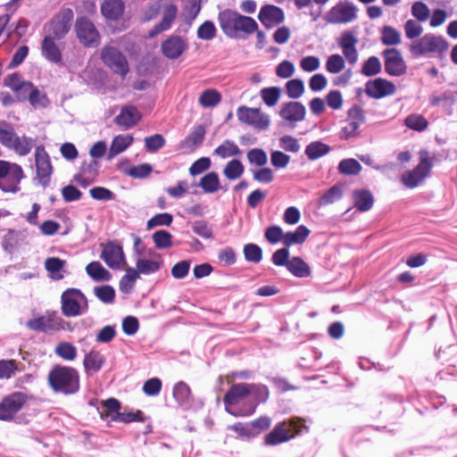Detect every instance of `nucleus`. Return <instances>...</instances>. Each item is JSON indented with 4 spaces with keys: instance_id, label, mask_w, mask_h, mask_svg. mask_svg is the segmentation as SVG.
<instances>
[{
    "instance_id": "obj_1",
    "label": "nucleus",
    "mask_w": 457,
    "mask_h": 457,
    "mask_svg": "<svg viewBox=\"0 0 457 457\" xmlns=\"http://www.w3.org/2000/svg\"><path fill=\"white\" fill-rule=\"evenodd\" d=\"M218 21L222 32L230 38H243L258 29V24L253 18L230 9L220 12Z\"/></svg>"
},
{
    "instance_id": "obj_2",
    "label": "nucleus",
    "mask_w": 457,
    "mask_h": 457,
    "mask_svg": "<svg viewBox=\"0 0 457 457\" xmlns=\"http://www.w3.org/2000/svg\"><path fill=\"white\" fill-rule=\"evenodd\" d=\"M48 383L55 392L74 394L79 388V373L71 367L56 366L48 374Z\"/></svg>"
},
{
    "instance_id": "obj_3",
    "label": "nucleus",
    "mask_w": 457,
    "mask_h": 457,
    "mask_svg": "<svg viewBox=\"0 0 457 457\" xmlns=\"http://www.w3.org/2000/svg\"><path fill=\"white\" fill-rule=\"evenodd\" d=\"M449 48V43L440 35L433 33L425 34L419 39L412 41L409 46L410 52L414 56L428 54H444Z\"/></svg>"
},
{
    "instance_id": "obj_4",
    "label": "nucleus",
    "mask_w": 457,
    "mask_h": 457,
    "mask_svg": "<svg viewBox=\"0 0 457 457\" xmlns=\"http://www.w3.org/2000/svg\"><path fill=\"white\" fill-rule=\"evenodd\" d=\"M25 175L22 168L14 162L0 160V189L4 192L17 193L20 183Z\"/></svg>"
},
{
    "instance_id": "obj_5",
    "label": "nucleus",
    "mask_w": 457,
    "mask_h": 457,
    "mask_svg": "<svg viewBox=\"0 0 457 457\" xmlns=\"http://www.w3.org/2000/svg\"><path fill=\"white\" fill-rule=\"evenodd\" d=\"M62 312L66 317H76L85 313L88 303L84 294L76 288H68L61 296Z\"/></svg>"
},
{
    "instance_id": "obj_6",
    "label": "nucleus",
    "mask_w": 457,
    "mask_h": 457,
    "mask_svg": "<svg viewBox=\"0 0 457 457\" xmlns=\"http://www.w3.org/2000/svg\"><path fill=\"white\" fill-rule=\"evenodd\" d=\"M419 164L411 170H407L402 175L401 180L403 185L409 188H414L419 186L427 177L429 176L433 166L432 158L429 152L421 150L419 152Z\"/></svg>"
},
{
    "instance_id": "obj_7",
    "label": "nucleus",
    "mask_w": 457,
    "mask_h": 457,
    "mask_svg": "<svg viewBox=\"0 0 457 457\" xmlns=\"http://www.w3.org/2000/svg\"><path fill=\"white\" fill-rule=\"evenodd\" d=\"M120 403L115 398H109L103 402L98 408L100 417L103 420H108L109 418L112 421L121 422H132L136 420H143L142 411H137V412H120Z\"/></svg>"
},
{
    "instance_id": "obj_8",
    "label": "nucleus",
    "mask_w": 457,
    "mask_h": 457,
    "mask_svg": "<svg viewBox=\"0 0 457 457\" xmlns=\"http://www.w3.org/2000/svg\"><path fill=\"white\" fill-rule=\"evenodd\" d=\"M250 395V387L249 384L246 383H238L234 384L229 390L226 393L223 402L225 404V410L229 414L238 417L244 415H251L255 411V405H253L248 412L242 411H234L231 409L232 405H236L244 400L246 396Z\"/></svg>"
},
{
    "instance_id": "obj_9",
    "label": "nucleus",
    "mask_w": 457,
    "mask_h": 457,
    "mask_svg": "<svg viewBox=\"0 0 457 457\" xmlns=\"http://www.w3.org/2000/svg\"><path fill=\"white\" fill-rule=\"evenodd\" d=\"M101 59L106 66L123 78L129 72L127 59L116 47L111 46L103 47Z\"/></svg>"
},
{
    "instance_id": "obj_10",
    "label": "nucleus",
    "mask_w": 457,
    "mask_h": 457,
    "mask_svg": "<svg viewBox=\"0 0 457 457\" xmlns=\"http://www.w3.org/2000/svg\"><path fill=\"white\" fill-rule=\"evenodd\" d=\"M357 7L349 2H340L326 15V21L331 24H346L357 19Z\"/></svg>"
},
{
    "instance_id": "obj_11",
    "label": "nucleus",
    "mask_w": 457,
    "mask_h": 457,
    "mask_svg": "<svg viewBox=\"0 0 457 457\" xmlns=\"http://www.w3.org/2000/svg\"><path fill=\"white\" fill-rule=\"evenodd\" d=\"M238 120L259 130H265L270 126V117L259 108L240 106L237 111Z\"/></svg>"
},
{
    "instance_id": "obj_12",
    "label": "nucleus",
    "mask_w": 457,
    "mask_h": 457,
    "mask_svg": "<svg viewBox=\"0 0 457 457\" xmlns=\"http://www.w3.org/2000/svg\"><path fill=\"white\" fill-rule=\"evenodd\" d=\"M306 114L305 106L300 102H287L281 105L279 116L282 119V126L295 128L297 122L304 120Z\"/></svg>"
},
{
    "instance_id": "obj_13",
    "label": "nucleus",
    "mask_w": 457,
    "mask_h": 457,
    "mask_svg": "<svg viewBox=\"0 0 457 457\" xmlns=\"http://www.w3.org/2000/svg\"><path fill=\"white\" fill-rule=\"evenodd\" d=\"M36 179L43 187H46L51 181L53 166L50 157L43 146H37L35 151Z\"/></svg>"
},
{
    "instance_id": "obj_14",
    "label": "nucleus",
    "mask_w": 457,
    "mask_h": 457,
    "mask_svg": "<svg viewBox=\"0 0 457 457\" xmlns=\"http://www.w3.org/2000/svg\"><path fill=\"white\" fill-rule=\"evenodd\" d=\"M300 420H292L289 423L280 422L275 426L272 431L266 435L264 443L266 445H277L290 440L294 436L290 434L292 428L298 427Z\"/></svg>"
},
{
    "instance_id": "obj_15",
    "label": "nucleus",
    "mask_w": 457,
    "mask_h": 457,
    "mask_svg": "<svg viewBox=\"0 0 457 457\" xmlns=\"http://www.w3.org/2000/svg\"><path fill=\"white\" fill-rule=\"evenodd\" d=\"M77 37L86 46H94L98 43L99 34L92 21L85 17L78 18L75 24Z\"/></svg>"
},
{
    "instance_id": "obj_16",
    "label": "nucleus",
    "mask_w": 457,
    "mask_h": 457,
    "mask_svg": "<svg viewBox=\"0 0 457 457\" xmlns=\"http://www.w3.org/2000/svg\"><path fill=\"white\" fill-rule=\"evenodd\" d=\"M73 17V12L70 8L60 11L51 22L50 35L56 39L62 38L70 30Z\"/></svg>"
},
{
    "instance_id": "obj_17",
    "label": "nucleus",
    "mask_w": 457,
    "mask_h": 457,
    "mask_svg": "<svg viewBox=\"0 0 457 457\" xmlns=\"http://www.w3.org/2000/svg\"><path fill=\"white\" fill-rule=\"evenodd\" d=\"M385 58V70L392 76H401L406 72V65L400 51L388 48L382 53Z\"/></svg>"
},
{
    "instance_id": "obj_18",
    "label": "nucleus",
    "mask_w": 457,
    "mask_h": 457,
    "mask_svg": "<svg viewBox=\"0 0 457 457\" xmlns=\"http://www.w3.org/2000/svg\"><path fill=\"white\" fill-rule=\"evenodd\" d=\"M26 402V396L21 392L13 393L5 397L0 403V420H11Z\"/></svg>"
},
{
    "instance_id": "obj_19",
    "label": "nucleus",
    "mask_w": 457,
    "mask_h": 457,
    "mask_svg": "<svg viewBox=\"0 0 457 457\" xmlns=\"http://www.w3.org/2000/svg\"><path fill=\"white\" fill-rule=\"evenodd\" d=\"M160 13H162V21L148 32L149 37H154L158 34L170 29L177 17L178 8L171 3H164L162 5Z\"/></svg>"
},
{
    "instance_id": "obj_20",
    "label": "nucleus",
    "mask_w": 457,
    "mask_h": 457,
    "mask_svg": "<svg viewBox=\"0 0 457 457\" xmlns=\"http://www.w3.org/2000/svg\"><path fill=\"white\" fill-rule=\"evenodd\" d=\"M101 258L113 270H120L126 263L121 246L113 242H109L104 246Z\"/></svg>"
},
{
    "instance_id": "obj_21",
    "label": "nucleus",
    "mask_w": 457,
    "mask_h": 457,
    "mask_svg": "<svg viewBox=\"0 0 457 457\" xmlns=\"http://www.w3.org/2000/svg\"><path fill=\"white\" fill-rule=\"evenodd\" d=\"M395 90L396 87L392 82L380 78L367 82L365 88L367 95L376 99L393 95Z\"/></svg>"
},
{
    "instance_id": "obj_22",
    "label": "nucleus",
    "mask_w": 457,
    "mask_h": 457,
    "mask_svg": "<svg viewBox=\"0 0 457 457\" xmlns=\"http://www.w3.org/2000/svg\"><path fill=\"white\" fill-rule=\"evenodd\" d=\"M55 37L47 35L41 43V54L50 62L57 65L62 63V54L59 46L55 43Z\"/></svg>"
},
{
    "instance_id": "obj_23",
    "label": "nucleus",
    "mask_w": 457,
    "mask_h": 457,
    "mask_svg": "<svg viewBox=\"0 0 457 457\" xmlns=\"http://www.w3.org/2000/svg\"><path fill=\"white\" fill-rule=\"evenodd\" d=\"M258 19L266 28H272L284 21V12L278 6L265 5L261 8Z\"/></svg>"
},
{
    "instance_id": "obj_24",
    "label": "nucleus",
    "mask_w": 457,
    "mask_h": 457,
    "mask_svg": "<svg viewBox=\"0 0 457 457\" xmlns=\"http://www.w3.org/2000/svg\"><path fill=\"white\" fill-rule=\"evenodd\" d=\"M141 113L132 105L123 106L120 112L115 117V123L125 129L132 128L141 120Z\"/></svg>"
},
{
    "instance_id": "obj_25",
    "label": "nucleus",
    "mask_w": 457,
    "mask_h": 457,
    "mask_svg": "<svg viewBox=\"0 0 457 457\" xmlns=\"http://www.w3.org/2000/svg\"><path fill=\"white\" fill-rule=\"evenodd\" d=\"M186 42L178 36H171L162 45V54L169 59L179 58L187 49Z\"/></svg>"
},
{
    "instance_id": "obj_26",
    "label": "nucleus",
    "mask_w": 457,
    "mask_h": 457,
    "mask_svg": "<svg viewBox=\"0 0 457 457\" xmlns=\"http://www.w3.org/2000/svg\"><path fill=\"white\" fill-rule=\"evenodd\" d=\"M365 122V112L360 106H353L348 111L347 125L344 128L346 137L355 134L360 125Z\"/></svg>"
},
{
    "instance_id": "obj_27",
    "label": "nucleus",
    "mask_w": 457,
    "mask_h": 457,
    "mask_svg": "<svg viewBox=\"0 0 457 457\" xmlns=\"http://www.w3.org/2000/svg\"><path fill=\"white\" fill-rule=\"evenodd\" d=\"M124 8L122 0H104L101 5V12L106 19L116 21L122 16Z\"/></svg>"
},
{
    "instance_id": "obj_28",
    "label": "nucleus",
    "mask_w": 457,
    "mask_h": 457,
    "mask_svg": "<svg viewBox=\"0 0 457 457\" xmlns=\"http://www.w3.org/2000/svg\"><path fill=\"white\" fill-rule=\"evenodd\" d=\"M35 145V140L32 137L22 136H14L12 143L6 148L14 151L20 156L28 155Z\"/></svg>"
},
{
    "instance_id": "obj_29",
    "label": "nucleus",
    "mask_w": 457,
    "mask_h": 457,
    "mask_svg": "<svg viewBox=\"0 0 457 457\" xmlns=\"http://www.w3.org/2000/svg\"><path fill=\"white\" fill-rule=\"evenodd\" d=\"M133 142V137L130 135L116 136L110 145L107 159L112 160L118 154L124 152Z\"/></svg>"
},
{
    "instance_id": "obj_30",
    "label": "nucleus",
    "mask_w": 457,
    "mask_h": 457,
    "mask_svg": "<svg viewBox=\"0 0 457 457\" xmlns=\"http://www.w3.org/2000/svg\"><path fill=\"white\" fill-rule=\"evenodd\" d=\"M354 206L361 212L370 210L374 203L372 194L369 190L359 189L353 193Z\"/></svg>"
},
{
    "instance_id": "obj_31",
    "label": "nucleus",
    "mask_w": 457,
    "mask_h": 457,
    "mask_svg": "<svg viewBox=\"0 0 457 457\" xmlns=\"http://www.w3.org/2000/svg\"><path fill=\"white\" fill-rule=\"evenodd\" d=\"M105 362L104 356L96 351H92L85 355L83 365L87 373L97 372L101 370L102 366Z\"/></svg>"
},
{
    "instance_id": "obj_32",
    "label": "nucleus",
    "mask_w": 457,
    "mask_h": 457,
    "mask_svg": "<svg viewBox=\"0 0 457 457\" xmlns=\"http://www.w3.org/2000/svg\"><path fill=\"white\" fill-rule=\"evenodd\" d=\"M310 229L304 225H300L293 232L285 233L284 245L290 246L293 245L303 244L310 235Z\"/></svg>"
},
{
    "instance_id": "obj_33",
    "label": "nucleus",
    "mask_w": 457,
    "mask_h": 457,
    "mask_svg": "<svg viewBox=\"0 0 457 457\" xmlns=\"http://www.w3.org/2000/svg\"><path fill=\"white\" fill-rule=\"evenodd\" d=\"M198 186L207 194H213L221 188L219 175L214 171L202 177Z\"/></svg>"
},
{
    "instance_id": "obj_34",
    "label": "nucleus",
    "mask_w": 457,
    "mask_h": 457,
    "mask_svg": "<svg viewBox=\"0 0 457 457\" xmlns=\"http://www.w3.org/2000/svg\"><path fill=\"white\" fill-rule=\"evenodd\" d=\"M87 273L96 281H109L111 273L99 262H92L86 267Z\"/></svg>"
},
{
    "instance_id": "obj_35",
    "label": "nucleus",
    "mask_w": 457,
    "mask_h": 457,
    "mask_svg": "<svg viewBox=\"0 0 457 457\" xmlns=\"http://www.w3.org/2000/svg\"><path fill=\"white\" fill-rule=\"evenodd\" d=\"M214 154L222 159H226L233 156H240L242 154V151L236 143L228 139L214 150Z\"/></svg>"
},
{
    "instance_id": "obj_36",
    "label": "nucleus",
    "mask_w": 457,
    "mask_h": 457,
    "mask_svg": "<svg viewBox=\"0 0 457 457\" xmlns=\"http://www.w3.org/2000/svg\"><path fill=\"white\" fill-rule=\"evenodd\" d=\"M27 327L34 331H47L54 328V320L51 316H40L27 322Z\"/></svg>"
},
{
    "instance_id": "obj_37",
    "label": "nucleus",
    "mask_w": 457,
    "mask_h": 457,
    "mask_svg": "<svg viewBox=\"0 0 457 457\" xmlns=\"http://www.w3.org/2000/svg\"><path fill=\"white\" fill-rule=\"evenodd\" d=\"M287 270L296 277L305 278L311 273L309 266L299 257H294L287 262Z\"/></svg>"
},
{
    "instance_id": "obj_38",
    "label": "nucleus",
    "mask_w": 457,
    "mask_h": 457,
    "mask_svg": "<svg viewBox=\"0 0 457 457\" xmlns=\"http://www.w3.org/2000/svg\"><path fill=\"white\" fill-rule=\"evenodd\" d=\"M64 264L65 261L57 257H50L46 260L45 268L50 273L52 278L59 280L63 278L61 270L63 269Z\"/></svg>"
},
{
    "instance_id": "obj_39",
    "label": "nucleus",
    "mask_w": 457,
    "mask_h": 457,
    "mask_svg": "<svg viewBox=\"0 0 457 457\" xmlns=\"http://www.w3.org/2000/svg\"><path fill=\"white\" fill-rule=\"evenodd\" d=\"M245 168L237 159L229 161L223 169L224 176L229 180L237 179L244 173Z\"/></svg>"
},
{
    "instance_id": "obj_40",
    "label": "nucleus",
    "mask_w": 457,
    "mask_h": 457,
    "mask_svg": "<svg viewBox=\"0 0 457 457\" xmlns=\"http://www.w3.org/2000/svg\"><path fill=\"white\" fill-rule=\"evenodd\" d=\"M329 146L322 142L314 141L310 143L305 148V154L310 160H316L324 156L329 152Z\"/></svg>"
},
{
    "instance_id": "obj_41",
    "label": "nucleus",
    "mask_w": 457,
    "mask_h": 457,
    "mask_svg": "<svg viewBox=\"0 0 457 457\" xmlns=\"http://www.w3.org/2000/svg\"><path fill=\"white\" fill-rule=\"evenodd\" d=\"M139 278L138 271L133 268H128L126 274L120 280V290L129 294L134 287L135 281Z\"/></svg>"
},
{
    "instance_id": "obj_42",
    "label": "nucleus",
    "mask_w": 457,
    "mask_h": 457,
    "mask_svg": "<svg viewBox=\"0 0 457 457\" xmlns=\"http://www.w3.org/2000/svg\"><path fill=\"white\" fill-rule=\"evenodd\" d=\"M381 42L385 46H397L401 43V34L391 26H384L381 30Z\"/></svg>"
},
{
    "instance_id": "obj_43",
    "label": "nucleus",
    "mask_w": 457,
    "mask_h": 457,
    "mask_svg": "<svg viewBox=\"0 0 457 457\" xmlns=\"http://www.w3.org/2000/svg\"><path fill=\"white\" fill-rule=\"evenodd\" d=\"M262 101L270 107L276 105L280 98L281 89L278 87H264L260 92Z\"/></svg>"
},
{
    "instance_id": "obj_44",
    "label": "nucleus",
    "mask_w": 457,
    "mask_h": 457,
    "mask_svg": "<svg viewBox=\"0 0 457 457\" xmlns=\"http://www.w3.org/2000/svg\"><path fill=\"white\" fill-rule=\"evenodd\" d=\"M54 353L61 358L67 361H73L77 357L76 347L68 342L59 343L54 350Z\"/></svg>"
},
{
    "instance_id": "obj_45",
    "label": "nucleus",
    "mask_w": 457,
    "mask_h": 457,
    "mask_svg": "<svg viewBox=\"0 0 457 457\" xmlns=\"http://www.w3.org/2000/svg\"><path fill=\"white\" fill-rule=\"evenodd\" d=\"M338 170L345 175H357L361 170V165L355 159H344L338 164Z\"/></svg>"
},
{
    "instance_id": "obj_46",
    "label": "nucleus",
    "mask_w": 457,
    "mask_h": 457,
    "mask_svg": "<svg viewBox=\"0 0 457 457\" xmlns=\"http://www.w3.org/2000/svg\"><path fill=\"white\" fill-rule=\"evenodd\" d=\"M221 100L220 95L214 89L204 91L199 97V104L205 108L217 105Z\"/></svg>"
},
{
    "instance_id": "obj_47",
    "label": "nucleus",
    "mask_w": 457,
    "mask_h": 457,
    "mask_svg": "<svg viewBox=\"0 0 457 457\" xmlns=\"http://www.w3.org/2000/svg\"><path fill=\"white\" fill-rule=\"evenodd\" d=\"M286 91L289 98L297 99L304 92L303 81L300 79H294L287 82Z\"/></svg>"
},
{
    "instance_id": "obj_48",
    "label": "nucleus",
    "mask_w": 457,
    "mask_h": 457,
    "mask_svg": "<svg viewBox=\"0 0 457 457\" xmlns=\"http://www.w3.org/2000/svg\"><path fill=\"white\" fill-rule=\"evenodd\" d=\"M190 388L186 383L180 381L175 385L173 396L179 404L187 403L190 399Z\"/></svg>"
},
{
    "instance_id": "obj_49",
    "label": "nucleus",
    "mask_w": 457,
    "mask_h": 457,
    "mask_svg": "<svg viewBox=\"0 0 457 457\" xmlns=\"http://www.w3.org/2000/svg\"><path fill=\"white\" fill-rule=\"evenodd\" d=\"M345 67V62L343 56L338 54L330 55L326 62V70L329 73L337 74L342 71Z\"/></svg>"
},
{
    "instance_id": "obj_50",
    "label": "nucleus",
    "mask_w": 457,
    "mask_h": 457,
    "mask_svg": "<svg viewBox=\"0 0 457 457\" xmlns=\"http://www.w3.org/2000/svg\"><path fill=\"white\" fill-rule=\"evenodd\" d=\"M153 240L158 249L170 248L172 245V235L166 230H158L154 233Z\"/></svg>"
},
{
    "instance_id": "obj_51",
    "label": "nucleus",
    "mask_w": 457,
    "mask_h": 457,
    "mask_svg": "<svg viewBox=\"0 0 457 457\" xmlns=\"http://www.w3.org/2000/svg\"><path fill=\"white\" fill-rule=\"evenodd\" d=\"M205 135V129L203 126L199 125L195 127L193 131L187 137L184 144L187 147H195L199 145Z\"/></svg>"
},
{
    "instance_id": "obj_52",
    "label": "nucleus",
    "mask_w": 457,
    "mask_h": 457,
    "mask_svg": "<svg viewBox=\"0 0 457 457\" xmlns=\"http://www.w3.org/2000/svg\"><path fill=\"white\" fill-rule=\"evenodd\" d=\"M94 293L96 296L104 303H112L114 301L115 290L111 286L96 287Z\"/></svg>"
},
{
    "instance_id": "obj_53",
    "label": "nucleus",
    "mask_w": 457,
    "mask_h": 457,
    "mask_svg": "<svg viewBox=\"0 0 457 457\" xmlns=\"http://www.w3.org/2000/svg\"><path fill=\"white\" fill-rule=\"evenodd\" d=\"M16 134L13 127L10 123L4 120L0 121V143L4 147H7L8 145L12 143Z\"/></svg>"
},
{
    "instance_id": "obj_54",
    "label": "nucleus",
    "mask_w": 457,
    "mask_h": 457,
    "mask_svg": "<svg viewBox=\"0 0 457 457\" xmlns=\"http://www.w3.org/2000/svg\"><path fill=\"white\" fill-rule=\"evenodd\" d=\"M404 124L414 130L423 131L428 127L427 120L420 114H411L406 117Z\"/></svg>"
},
{
    "instance_id": "obj_55",
    "label": "nucleus",
    "mask_w": 457,
    "mask_h": 457,
    "mask_svg": "<svg viewBox=\"0 0 457 457\" xmlns=\"http://www.w3.org/2000/svg\"><path fill=\"white\" fill-rule=\"evenodd\" d=\"M381 71V62L376 56L370 57L364 63L361 69L363 75L367 77L375 76Z\"/></svg>"
},
{
    "instance_id": "obj_56",
    "label": "nucleus",
    "mask_w": 457,
    "mask_h": 457,
    "mask_svg": "<svg viewBox=\"0 0 457 457\" xmlns=\"http://www.w3.org/2000/svg\"><path fill=\"white\" fill-rule=\"evenodd\" d=\"M216 27L211 21H204L197 29V37L203 40H212L216 36Z\"/></svg>"
},
{
    "instance_id": "obj_57",
    "label": "nucleus",
    "mask_w": 457,
    "mask_h": 457,
    "mask_svg": "<svg viewBox=\"0 0 457 457\" xmlns=\"http://www.w3.org/2000/svg\"><path fill=\"white\" fill-rule=\"evenodd\" d=\"M18 370L17 362L14 360L0 361V379H8Z\"/></svg>"
},
{
    "instance_id": "obj_58",
    "label": "nucleus",
    "mask_w": 457,
    "mask_h": 457,
    "mask_svg": "<svg viewBox=\"0 0 457 457\" xmlns=\"http://www.w3.org/2000/svg\"><path fill=\"white\" fill-rule=\"evenodd\" d=\"M247 159L251 164L265 166L268 162V156L264 150L260 148L251 149L247 153Z\"/></svg>"
},
{
    "instance_id": "obj_59",
    "label": "nucleus",
    "mask_w": 457,
    "mask_h": 457,
    "mask_svg": "<svg viewBox=\"0 0 457 457\" xmlns=\"http://www.w3.org/2000/svg\"><path fill=\"white\" fill-rule=\"evenodd\" d=\"M244 254L248 262L257 263L262 258V250L257 245L247 244L244 247Z\"/></svg>"
},
{
    "instance_id": "obj_60",
    "label": "nucleus",
    "mask_w": 457,
    "mask_h": 457,
    "mask_svg": "<svg viewBox=\"0 0 457 457\" xmlns=\"http://www.w3.org/2000/svg\"><path fill=\"white\" fill-rule=\"evenodd\" d=\"M201 10V0H188L184 5L183 15L188 21L195 19Z\"/></svg>"
},
{
    "instance_id": "obj_61",
    "label": "nucleus",
    "mask_w": 457,
    "mask_h": 457,
    "mask_svg": "<svg viewBox=\"0 0 457 457\" xmlns=\"http://www.w3.org/2000/svg\"><path fill=\"white\" fill-rule=\"evenodd\" d=\"M173 217L171 214L164 212L154 216L147 221V229H152L158 226H170L172 223Z\"/></svg>"
},
{
    "instance_id": "obj_62",
    "label": "nucleus",
    "mask_w": 457,
    "mask_h": 457,
    "mask_svg": "<svg viewBox=\"0 0 457 457\" xmlns=\"http://www.w3.org/2000/svg\"><path fill=\"white\" fill-rule=\"evenodd\" d=\"M137 269L138 274H150L159 270L160 263L155 261L138 259L137 262Z\"/></svg>"
},
{
    "instance_id": "obj_63",
    "label": "nucleus",
    "mask_w": 457,
    "mask_h": 457,
    "mask_svg": "<svg viewBox=\"0 0 457 457\" xmlns=\"http://www.w3.org/2000/svg\"><path fill=\"white\" fill-rule=\"evenodd\" d=\"M411 14L417 19L418 21H425L430 15V11L427 4L423 2H415L411 6Z\"/></svg>"
},
{
    "instance_id": "obj_64",
    "label": "nucleus",
    "mask_w": 457,
    "mask_h": 457,
    "mask_svg": "<svg viewBox=\"0 0 457 457\" xmlns=\"http://www.w3.org/2000/svg\"><path fill=\"white\" fill-rule=\"evenodd\" d=\"M404 31L407 38L414 39L422 34L423 28L418 21L408 20L404 24Z\"/></svg>"
}]
</instances>
